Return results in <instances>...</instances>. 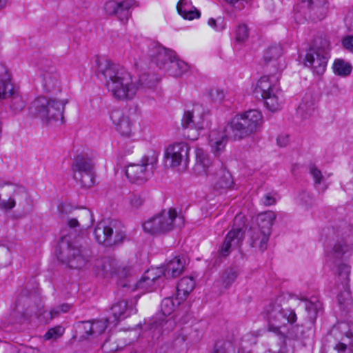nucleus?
<instances>
[{
	"label": "nucleus",
	"instance_id": "1",
	"mask_svg": "<svg viewBox=\"0 0 353 353\" xmlns=\"http://www.w3.org/2000/svg\"><path fill=\"white\" fill-rule=\"evenodd\" d=\"M282 299V296H277L270 301L263 310L261 314L268 323V330L279 335L283 340L287 337L304 342L312 339L314 334L318 313L323 308L322 302L317 296L305 299L307 319L300 325H293L297 321V315L294 310L283 307Z\"/></svg>",
	"mask_w": 353,
	"mask_h": 353
},
{
	"label": "nucleus",
	"instance_id": "2",
	"mask_svg": "<svg viewBox=\"0 0 353 353\" xmlns=\"http://www.w3.org/2000/svg\"><path fill=\"white\" fill-rule=\"evenodd\" d=\"M98 71L104 79L108 90L115 99L121 101L132 99L141 87L152 88L159 80L154 74L143 73L138 82L134 81L124 68L109 60L98 61Z\"/></svg>",
	"mask_w": 353,
	"mask_h": 353
},
{
	"label": "nucleus",
	"instance_id": "3",
	"mask_svg": "<svg viewBox=\"0 0 353 353\" xmlns=\"http://www.w3.org/2000/svg\"><path fill=\"white\" fill-rule=\"evenodd\" d=\"M263 123V116L257 110H250L236 114L230 123L234 140L242 139L258 131Z\"/></svg>",
	"mask_w": 353,
	"mask_h": 353
},
{
	"label": "nucleus",
	"instance_id": "4",
	"mask_svg": "<svg viewBox=\"0 0 353 353\" xmlns=\"http://www.w3.org/2000/svg\"><path fill=\"white\" fill-rule=\"evenodd\" d=\"M71 171L74 181L82 188H90L95 183V163L88 153L76 155L72 161Z\"/></svg>",
	"mask_w": 353,
	"mask_h": 353
},
{
	"label": "nucleus",
	"instance_id": "5",
	"mask_svg": "<svg viewBox=\"0 0 353 353\" xmlns=\"http://www.w3.org/2000/svg\"><path fill=\"white\" fill-rule=\"evenodd\" d=\"M66 103L46 97H38L32 103L31 108L43 122L50 124L54 121L63 122V112Z\"/></svg>",
	"mask_w": 353,
	"mask_h": 353
},
{
	"label": "nucleus",
	"instance_id": "6",
	"mask_svg": "<svg viewBox=\"0 0 353 353\" xmlns=\"http://www.w3.org/2000/svg\"><path fill=\"white\" fill-rule=\"evenodd\" d=\"M94 235L96 241L105 247L118 245L125 238L123 226L117 220L99 223L94 228Z\"/></svg>",
	"mask_w": 353,
	"mask_h": 353
},
{
	"label": "nucleus",
	"instance_id": "7",
	"mask_svg": "<svg viewBox=\"0 0 353 353\" xmlns=\"http://www.w3.org/2000/svg\"><path fill=\"white\" fill-rule=\"evenodd\" d=\"M335 243L333 245L330 255L337 259H342L353 250V228L343 224L332 229Z\"/></svg>",
	"mask_w": 353,
	"mask_h": 353
},
{
	"label": "nucleus",
	"instance_id": "8",
	"mask_svg": "<svg viewBox=\"0 0 353 353\" xmlns=\"http://www.w3.org/2000/svg\"><path fill=\"white\" fill-rule=\"evenodd\" d=\"M177 216L174 208L168 211L163 210L158 215L151 218L143 224V230L150 234H160L172 230L174 228V221Z\"/></svg>",
	"mask_w": 353,
	"mask_h": 353
},
{
	"label": "nucleus",
	"instance_id": "9",
	"mask_svg": "<svg viewBox=\"0 0 353 353\" xmlns=\"http://www.w3.org/2000/svg\"><path fill=\"white\" fill-rule=\"evenodd\" d=\"M90 256L88 250L68 243L65 248L61 250L58 259L70 268L81 269L89 261Z\"/></svg>",
	"mask_w": 353,
	"mask_h": 353
},
{
	"label": "nucleus",
	"instance_id": "10",
	"mask_svg": "<svg viewBox=\"0 0 353 353\" xmlns=\"http://www.w3.org/2000/svg\"><path fill=\"white\" fill-rule=\"evenodd\" d=\"M158 161L154 151H150L141 159L140 163H130L126 167L125 175L132 183H143L150 177L148 166H153Z\"/></svg>",
	"mask_w": 353,
	"mask_h": 353
},
{
	"label": "nucleus",
	"instance_id": "11",
	"mask_svg": "<svg viewBox=\"0 0 353 353\" xmlns=\"http://www.w3.org/2000/svg\"><path fill=\"white\" fill-rule=\"evenodd\" d=\"M296 12L307 20L317 22L325 18L328 10L327 0H301L294 7Z\"/></svg>",
	"mask_w": 353,
	"mask_h": 353
},
{
	"label": "nucleus",
	"instance_id": "12",
	"mask_svg": "<svg viewBox=\"0 0 353 353\" xmlns=\"http://www.w3.org/2000/svg\"><path fill=\"white\" fill-rule=\"evenodd\" d=\"M243 239V232L241 228H233L228 232L216 252L214 254V263L220 264L231 253L232 248L239 245Z\"/></svg>",
	"mask_w": 353,
	"mask_h": 353
},
{
	"label": "nucleus",
	"instance_id": "13",
	"mask_svg": "<svg viewBox=\"0 0 353 353\" xmlns=\"http://www.w3.org/2000/svg\"><path fill=\"white\" fill-rule=\"evenodd\" d=\"M147 54L151 61L160 69H165L172 59L176 58V52L162 46L154 41L147 43Z\"/></svg>",
	"mask_w": 353,
	"mask_h": 353
},
{
	"label": "nucleus",
	"instance_id": "14",
	"mask_svg": "<svg viewBox=\"0 0 353 353\" xmlns=\"http://www.w3.org/2000/svg\"><path fill=\"white\" fill-rule=\"evenodd\" d=\"M190 148L187 143H175L168 146L165 152V157L170 159V167L175 168L183 165L187 167L189 163Z\"/></svg>",
	"mask_w": 353,
	"mask_h": 353
},
{
	"label": "nucleus",
	"instance_id": "15",
	"mask_svg": "<svg viewBox=\"0 0 353 353\" xmlns=\"http://www.w3.org/2000/svg\"><path fill=\"white\" fill-rule=\"evenodd\" d=\"M336 272L344 290L338 294L337 301L341 308L345 310L352 302L349 290L350 266L346 263H341L337 265Z\"/></svg>",
	"mask_w": 353,
	"mask_h": 353
},
{
	"label": "nucleus",
	"instance_id": "16",
	"mask_svg": "<svg viewBox=\"0 0 353 353\" xmlns=\"http://www.w3.org/2000/svg\"><path fill=\"white\" fill-rule=\"evenodd\" d=\"M181 125L183 130V136L190 140L198 139L201 131L203 130V121L199 118L195 120L192 111H185L181 119Z\"/></svg>",
	"mask_w": 353,
	"mask_h": 353
},
{
	"label": "nucleus",
	"instance_id": "17",
	"mask_svg": "<svg viewBox=\"0 0 353 353\" xmlns=\"http://www.w3.org/2000/svg\"><path fill=\"white\" fill-rule=\"evenodd\" d=\"M283 49L281 45L274 44L269 46L264 52L263 61L266 70L269 72L279 73L283 64L281 62Z\"/></svg>",
	"mask_w": 353,
	"mask_h": 353
},
{
	"label": "nucleus",
	"instance_id": "18",
	"mask_svg": "<svg viewBox=\"0 0 353 353\" xmlns=\"http://www.w3.org/2000/svg\"><path fill=\"white\" fill-rule=\"evenodd\" d=\"M134 3L135 0L108 1L104 5V10L108 14L116 15L121 22L125 23L130 17V9Z\"/></svg>",
	"mask_w": 353,
	"mask_h": 353
},
{
	"label": "nucleus",
	"instance_id": "19",
	"mask_svg": "<svg viewBox=\"0 0 353 353\" xmlns=\"http://www.w3.org/2000/svg\"><path fill=\"white\" fill-rule=\"evenodd\" d=\"M196 165L194 169L199 172H203L207 176H210L212 173L221 168L223 162L219 160L212 161L209 157L208 154L201 148L196 150Z\"/></svg>",
	"mask_w": 353,
	"mask_h": 353
},
{
	"label": "nucleus",
	"instance_id": "20",
	"mask_svg": "<svg viewBox=\"0 0 353 353\" xmlns=\"http://www.w3.org/2000/svg\"><path fill=\"white\" fill-rule=\"evenodd\" d=\"M327 60L328 55L325 52H319L314 49H309L305 54V65L311 68L314 74L321 76L326 70Z\"/></svg>",
	"mask_w": 353,
	"mask_h": 353
},
{
	"label": "nucleus",
	"instance_id": "21",
	"mask_svg": "<svg viewBox=\"0 0 353 353\" xmlns=\"http://www.w3.org/2000/svg\"><path fill=\"white\" fill-rule=\"evenodd\" d=\"M162 274H163V270L161 268L148 269L137 282L136 288L147 292L152 291L156 288V284Z\"/></svg>",
	"mask_w": 353,
	"mask_h": 353
},
{
	"label": "nucleus",
	"instance_id": "22",
	"mask_svg": "<svg viewBox=\"0 0 353 353\" xmlns=\"http://www.w3.org/2000/svg\"><path fill=\"white\" fill-rule=\"evenodd\" d=\"M209 177L215 190L230 189L234 184L231 174L226 170L223 163L215 173H212Z\"/></svg>",
	"mask_w": 353,
	"mask_h": 353
},
{
	"label": "nucleus",
	"instance_id": "23",
	"mask_svg": "<svg viewBox=\"0 0 353 353\" xmlns=\"http://www.w3.org/2000/svg\"><path fill=\"white\" fill-rule=\"evenodd\" d=\"M110 118L116 125L117 130L125 137L132 134L133 124L128 115L119 110H114L111 113Z\"/></svg>",
	"mask_w": 353,
	"mask_h": 353
},
{
	"label": "nucleus",
	"instance_id": "24",
	"mask_svg": "<svg viewBox=\"0 0 353 353\" xmlns=\"http://www.w3.org/2000/svg\"><path fill=\"white\" fill-rule=\"evenodd\" d=\"M228 137L225 130H212L209 134V144L211 150L216 157L224 150Z\"/></svg>",
	"mask_w": 353,
	"mask_h": 353
},
{
	"label": "nucleus",
	"instance_id": "25",
	"mask_svg": "<svg viewBox=\"0 0 353 353\" xmlns=\"http://www.w3.org/2000/svg\"><path fill=\"white\" fill-rule=\"evenodd\" d=\"M276 74L275 72H270L268 75H264L258 81L256 86L255 88V92L261 93V97H264L275 90H277L279 87L278 81L279 77H276L275 82H273L272 78H274L273 74Z\"/></svg>",
	"mask_w": 353,
	"mask_h": 353
},
{
	"label": "nucleus",
	"instance_id": "26",
	"mask_svg": "<svg viewBox=\"0 0 353 353\" xmlns=\"http://www.w3.org/2000/svg\"><path fill=\"white\" fill-rule=\"evenodd\" d=\"M185 265V259L182 256H177L169 261L165 266L163 275L167 278H175L179 276L183 271Z\"/></svg>",
	"mask_w": 353,
	"mask_h": 353
},
{
	"label": "nucleus",
	"instance_id": "27",
	"mask_svg": "<svg viewBox=\"0 0 353 353\" xmlns=\"http://www.w3.org/2000/svg\"><path fill=\"white\" fill-rule=\"evenodd\" d=\"M195 287V281L192 277H183L179 281L176 286V296L175 300L177 306L179 305Z\"/></svg>",
	"mask_w": 353,
	"mask_h": 353
},
{
	"label": "nucleus",
	"instance_id": "28",
	"mask_svg": "<svg viewBox=\"0 0 353 353\" xmlns=\"http://www.w3.org/2000/svg\"><path fill=\"white\" fill-rule=\"evenodd\" d=\"M270 234V233H265V231L261 230L260 228L252 227L250 230L251 246L259 248L261 251L263 252L268 248V242Z\"/></svg>",
	"mask_w": 353,
	"mask_h": 353
},
{
	"label": "nucleus",
	"instance_id": "29",
	"mask_svg": "<svg viewBox=\"0 0 353 353\" xmlns=\"http://www.w3.org/2000/svg\"><path fill=\"white\" fill-rule=\"evenodd\" d=\"M110 310L113 318L111 323H114V326L120 320L129 316L132 310V308L128 307L126 300H121L114 303Z\"/></svg>",
	"mask_w": 353,
	"mask_h": 353
},
{
	"label": "nucleus",
	"instance_id": "30",
	"mask_svg": "<svg viewBox=\"0 0 353 353\" xmlns=\"http://www.w3.org/2000/svg\"><path fill=\"white\" fill-rule=\"evenodd\" d=\"M43 87L47 92H56L60 91L59 77L57 69L52 68L50 71L42 73Z\"/></svg>",
	"mask_w": 353,
	"mask_h": 353
},
{
	"label": "nucleus",
	"instance_id": "31",
	"mask_svg": "<svg viewBox=\"0 0 353 353\" xmlns=\"http://www.w3.org/2000/svg\"><path fill=\"white\" fill-rule=\"evenodd\" d=\"M176 8L179 14L185 19L193 20L201 16V12L192 5L191 0H180Z\"/></svg>",
	"mask_w": 353,
	"mask_h": 353
},
{
	"label": "nucleus",
	"instance_id": "32",
	"mask_svg": "<svg viewBox=\"0 0 353 353\" xmlns=\"http://www.w3.org/2000/svg\"><path fill=\"white\" fill-rule=\"evenodd\" d=\"M165 69L169 75L179 77L188 71L189 65L176 55V58L172 59Z\"/></svg>",
	"mask_w": 353,
	"mask_h": 353
},
{
	"label": "nucleus",
	"instance_id": "33",
	"mask_svg": "<svg viewBox=\"0 0 353 353\" xmlns=\"http://www.w3.org/2000/svg\"><path fill=\"white\" fill-rule=\"evenodd\" d=\"M314 100L310 94H305L296 109V113L303 119L310 117L314 112Z\"/></svg>",
	"mask_w": 353,
	"mask_h": 353
},
{
	"label": "nucleus",
	"instance_id": "34",
	"mask_svg": "<svg viewBox=\"0 0 353 353\" xmlns=\"http://www.w3.org/2000/svg\"><path fill=\"white\" fill-rule=\"evenodd\" d=\"M264 100L266 108L272 112H275L281 109L283 104L281 91L279 88L262 97Z\"/></svg>",
	"mask_w": 353,
	"mask_h": 353
},
{
	"label": "nucleus",
	"instance_id": "35",
	"mask_svg": "<svg viewBox=\"0 0 353 353\" xmlns=\"http://www.w3.org/2000/svg\"><path fill=\"white\" fill-rule=\"evenodd\" d=\"M17 89L12 82L10 75L6 72L5 77L0 79V101L9 98Z\"/></svg>",
	"mask_w": 353,
	"mask_h": 353
},
{
	"label": "nucleus",
	"instance_id": "36",
	"mask_svg": "<svg viewBox=\"0 0 353 353\" xmlns=\"http://www.w3.org/2000/svg\"><path fill=\"white\" fill-rule=\"evenodd\" d=\"M276 219V215L273 212H266L259 214L257 217V225L254 228H260L265 231V233L271 234V228Z\"/></svg>",
	"mask_w": 353,
	"mask_h": 353
},
{
	"label": "nucleus",
	"instance_id": "37",
	"mask_svg": "<svg viewBox=\"0 0 353 353\" xmlns=\"http://www.w3.org/2000/svg\"><path fill=\"white\" fill-rule=\"evenodd\" d=\"M80 217V221L75 218H71L68 221V225L70 228L81 227L82 229L90 228L93 223L92 214L90 211H85Z\"/></svg>",
	"mask_w": 353,
	"mask_h": 353
},
{
	"label": "nucleus",
	"instance_id": "38",
	"mask_svg": "<svg viewBox=\"0 0 353 353\" xmlns=\"http://www.w3.org/2000/svg\"><path fill=\"white\" fill-rule=\"evenodd\" d=\"M332 68L335 74L343 77L349 76L352 70V65L342 59H336Z\"/></svg>",
	"mask_w": 353,
	"mask_h": 353
},
{
	"label": "nucleus",
	"instance_id": "39",
	"mask_svg": "<svg viewBox=\"0 0 353 353\" xmlns=\"http://www.w3.org/2000/svg\"><path fill=\"white\" fill-rule=\"evenodd\" d=\"M175 326L176 323L172 318L157 319L152 323V328L161 332L172 331Z\"/></svg>",
	"mask_w": 353,
	"mask_h": 353
},
{
	"label": "nucleus",
	"instance_id": "40",
	"mask_svg": "<svg viewBox=\"0 0 353 353\" xmlns=\"http://www.w3.org/2000/svg\"><path fill=\"white\" fill-rule=\"evenodd\" d=\"M239 272L234 268H228L225 269L221 276V285L225 288H228L236 281Z\"/></svg>",
	"mask_w": 353,
	"mask_h": 353
},
{
	"label": "nucleus",
	"instance_id": "41",
	"mask_svg": "<svg viewBox=\"0 0 353 353\" xmlns=\"http://www.w3.org/2000/svg\"><path fill=\"white\" fill-rule=\"evenodd\" d=\"M9 98H10V108L14 113L20 112L26 107V102L20 94L19 89Z\"/></svg>",
	"mask_w": 353,
	"mask_h": 353
},
{
	"label": "nucleus",
	"instance_id": "42",
	"mask_svg": "<svg viewBox=\"0 0 353 353\" xmlns=\"http://www.w3.org/2000/svg\"><path fill=\"white\" fill-rule=\"evenodd\" d=\"M111 322V317L105 319L95 320L91 321L92 331L91 336H97L101 335L108 327V324Z\"/></svg>",
	"mask_w": 353,
	"mask_h": 353
},
{
	"label": "nucleus",
	"instance_id": "43",
	"mask_svg": "<svg viewBox=\"0 0 353 353\" xmlns=\"http://www.w3.org/2000/svg\"><path fill=\"white\" fill-rule=\"evenodd\" d=\"M76 332L79 334L81 339H85L91 336V321H79L75 324Z\"/></svg>",
	"mask_w": 353,
	"mask_h": 353
},
{
	"label": "nucleus",
	"instance_id": "44",
	"mask_svg": "<svg viewBox=\"0 0 353 353\" xmlns=\"http://www.w3.org/2000/svg\"><path fill=\"white\" fill-rule=\"evenodd\" d=\"M214 353H235V347L232 341H219L214 345Z\"/></svg>",
	"mask_w": 353,
	"mask_h": 353
},
{
	"label": "nucleus",
	"instance_id": "45",
	"mask_svg": "<svg viewBox=\"0 0 353 353\" xmlns=\"http://www.w3.org/2000/svg\"><path fill=\"white\" fill-rule=\"evenodd\" d=\"M177 301L172 297H167L163 299L161 304V309L163 316L170 315L176 308Z\"/></svg>",
	"mask_w": 353,
	"mask_h": 353
},
{
	"label": "nucleus",
	"instance_id": "46",
	"mask_svg": "<svg viewBox=\"0 0 353 353\" xmlns=\"http://www.w3.org/2000/svg\"><path fill=\"white\" fill-rule=\"evenodd\" d=\"M352 336L351 333H346L345 336H342L338 343L334 346V349L338 353H353L352 348L347 345L345 339H350Z\"/></svg>",
	"mask_w": 353,
	"mask_h": 353
},
{
	"label": "nucleus",
	"instance_id": "47",
	"mask_svg": "<svg viewBox=\"0 0 353 353\" xmlns=\"http://www.w3.org/2000/svg\"><path fill=\"white\" fill-rule=\"evenodd\" d=\"M329 46L330 42L325 37H319L314 41V45L310 47V49H314L319 52H325V54L328 55Z\"/></svg>",
	"mask_w": 353,
	"mask_h": 353
},
{
	"label": "nucleus",
	"instance_id": "48",
	"mask_svg": "<svg viewBox=\"0 0 353 353\" xmlns=\"http://www.w3.org/2000/svg\"><path fill=\"white\" fill-rule=\"evenodd\" d=\"M257 343V337L253 333H246L241 339V347L247 349Z\"/></svg>",
	"mask_w": 353,
	"mask_h": 353
},
{
	"label": "nucleus",
	"instance_id": "49",
	"mask_svg": "<svg viewBox=\"0 0 353 353\" xmlns=\"http://www.w3.org/2000/svg\"><path fill=\"white\" fill-rule=\"evenodd\" d=\"M249 37V29L247 25L243 23L238 26L236 30V40L238 42H244Z\"/></svg>",
	"mask_w": 353,
	"mask_h": 353
},
{
	"label": "nucleus",
	"instance_id": "50",
	"mask_svg": "<svg viewBox=\"0 0 353 353\" xmlns=\"http://www.w3.org/2000/svg\"><path fill=\"white\" fill-rule=\"evenodd\" d=\"M64 329L61 326H57L48 330L44 335L46 339H57L63 335Z\"/></svg>",
	"mask_w": 353,
	"mask_h": 353
},
{
	"label": "nucleus",
	"instance_id": "51",
	"mask_svg": "<svg viewBox=\"0 0 353 353\" xmlns=\"http://www.w3.org/2000/svg\"><path fill=\"white\" fill-rule=\"evenodd\" d=\"M111 275H116L121 278H126L130 274V268L128 266H118L110 271Z\"/></svg>",
	"mask_w": 353,
	"mask_h": 353
},
{
	"label": "nucleus",
	"instance_id": "52",
	"mask_svg": "<svg viewBox=\"0 0 353 353\" xmlns=\"http://www.w3.org/2000/svg\"><path fill=\"white\" fill-rule=\"evenodd\" d=\"M234 10L241 11L243 10L250 0H225Z\"/></svg>",
	"mask_w": 353,
	"mask_h": 353
},
{
	"label": "nucleus",
	"instance_id": "53",
	"mask_svg": "<svg viewBox=\"0 0 353 353\" xmlns=\"http://www.w3.org/2000/svg\"><path fill=\"white\" fill-rule=\"evenodd\" d=\"M39 68L43 73L50 71L52 68L56 69V67L52 60L48 59H42L39 63Z\"/></svg>",
	"mask_w": 353,
	"mask_h": 353
},
{
	"label": "nucleus",
	"instance_id": "54",
	"mask_svg": "<svg viewBox=\"0 0 353 353\" xmlns=\"http://www.w3.org/2000/svg\"><path fill=\"white\" fill-rule=\"evenodd\" d=\"M310 173L314 179L315 185H319L321 183L323 176L322 174L321 171L319 169H318L314 165L310 166Z\"/></svg>",
	"mask_w": 353,
	"mask_h": 353
},
{
	"label": "nucleus",
	"instance_id": "55",
	"mask_svg": "<svg viewBox=\"0 0 353 353\" xmlns=\"http://www.w3.org/2000/svg\"><path fill=\"white\" fill-rule=\"evenodd\" d=\"M208 23L210 26L217 31H221L225 28L224 19L221 17L218 18L217 19L210 18L209 19Z\"/></svg>",
	"mask_w": 353,
	"mask_h": 353
},
{
	"label": "nucleus",
	"instance_id": "56",
	"mask_svg": "<svg viewBox=\"0 0 353 353\" xmlns=\"http://www.w3.org/2000/svg\"><path fill=\"white\" fill-rule=\"evenodd\" d=\"M210 96L214 101L221 103L224 99L225 94L223 90L212 89L210 92Z\"/></svg>",
	"mask_w": 353,
	"mask_h": 353
},
{
	"label": "nucleus",
	"instance_id": "57",
	"mask_svg": "<svg viewBox=\"0 0 353 353\" xmlns=\"http://www.w3.org/2000/svg\"><path fill=\"white\" fill-rule=\"evenodd\" d=\"M130 202L132 208L138 209L143 204L144 199L140 195L134 194L130 197Z\"/></svg>",
	"mask_w": 353,
	"mask_h": 353
},
{
	"label": "nucleus",
	"instance_id": "58",
	"mask_svg": "<svg viewBox=\"0 0 353 353\" xmlns=\"http://www.w3.org/2000/svg\"><path fill=\"white\" fill-rule=\"evenodd\" d=\"M342 45L347 51L353 53V35H347L342 39Z\"/></svg>",
	"mask_w": 353,
	"mask_h": 353
},
{
	"label": "nucleus",
	"instance_id": "59",
	"mask_svg": "<svg viewBox=\"0 0 353 353\" xmlns=\"http://www.w3.org/2000/svg\"><path fill=\"white\" fill-rule=\"evenodd\" d=\"M275 203V199L270 194H265L263 198V203L266 206L274 205Z\"/></svg>",
	"mask_w": 353,
	"mask_h": 353
},
{
	"label": "nucleus",
	"instance_id": "60",
	"mask_svg": "<svg viewBox=\"0 0 353 353\" xmlns=\"http://www.w3.org/2000/svg\"><path fill=\"white\" fill-rule=\"evenodd\" d=\"M289 142V137L288 135H279L277 138V143L281 147H285Z\"/></svg>",
	"mask_w": 353,
	"mask_h": 353
},
{
	"label": "nucleus",
	"instance_id": "61",
	"mask_svg": "<svg viewBox=\"0 0 353 353\" xmlns=\"http://www.w3.org/2000/svg\"><path fill=\"white\" fill-rule=\"evenodd\" d=\"M60 310H59V307H56L50 310L49 314L50 315V319H52L57 316H58L61 314Z\"/></svg>",
	"mask_w": 353,
	"mask_h": 353
},
{
	"label": "nucleus",
	"instance_id": "62",
	"mask_svg": "<svg viewBox=\"0 0 353 353\" xmlns=\"http://www.w3.org/2000/svg\"><path fill=\"white\" fill-rule=\"evenodd\" d=\"M58 307L59 310H60L61 313H66L70 310L71 305L68 303H62L59 305Z\"/></svg>",
	"mask_w": 353,
	"mask_h": 353
},
{
	"label": "nucleus",
	"instance_id": "63",
	"mask_svg": "<svg viewBox=\"0 0 353 353\" xmlns=\"http://www.w3.org/2000/svg\"><path fill=\"white\" fill-rule=\"evenodd\" d=\"M339 334H340V332H339V326H334L330 330V335L335 337L336 339H338V335H339Z\"/></svg>",
	"mask_w": 353,
	"mask_h": 353
},
{
	"label": "nucleus",
	"instance_id": "64",
	"mask_svg": "<svg viewBox=\"0 0 353 353\" xmlns=\"http://www.w3.org/2000/svg\"><path fill=\"white\" fill-rule=\"evenodd\" d=\"M108 343L107 341L103 343V344L102 345V347H101L103 350L105 351V352H112V351H113V350H112V349L111 350H108Z\"/></svg>",
	"mask_w": 353,
	"mask_h": 353
}]
</instances>
